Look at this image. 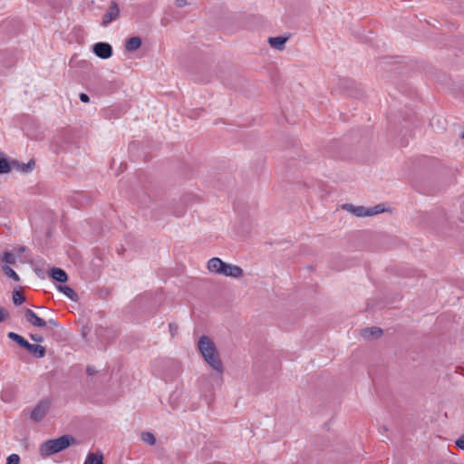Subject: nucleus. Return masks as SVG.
<instances>
[{"mask_svg":"<svg viewBox=\"0 0 464 464\" xmlns=\"http://www.w3.org/2000/svg\"><path fill=\"white\" fill-rule=\"evenodd\" d=\"M198 348L204 360L219 374L223 373V364L213 341L206 335L199 338Z\"/></svg>","mask_w":464,"mask_h":464,"instance_id":"obj_1","label":"nucleus"},{"mask_svg":"<svg viewBox=\"0 0 464 464\" xmlns=\"http://www.w3.org/2000/svg\"><path fill=\"white\" fill-rule=\"evenodd\" d=\"M76 443L77 441L74 437L66 434L59 438L44 441L40 445L39 452L43 458H46L61 452Z\"/></svg>","mask_w":464,"mask_h":464,"instance_id":"obj_2","label":"nucleus"},{"mask_svg":"<svg viewBox=\"0 0 464 464\" xmlns=\"http://www.w3.org/2000/svg\"><path fill=\"white\" fill-rule=\"evenodd\" d=\"M51 407V401L48 399L42 400L39 401L36 406L31 411V419L34 421H40L42 420L46 414L49 412Z\"/></svg>","mask_w":464,"mask_h":464,"instance_id":"obj_3","label":"nucleus"},{"mask_svg":"<svg viewBox=\"0 0 464 464\" xmlns=\"http://www.w3.org/2000/svg\"><path fill=\"white\" fill-rule=\"evenodd\" d=\"M92 52L101 59H108L112 55V47L108 43L100 42L92 46Z\"/></svg>","mask_w":464,"mask_h":464,"instance_id":"obj_4","label":"nucleus"},{"mask_svg":"<svg viewBox=\"0 0 464 464\" xmlns=\"http://www.w3.org/2000/svg\"><path fill=\"white\" fill-rule=\"evenodd\" d=\"M120 14V8L115 2H111L108 11L102 16V25L106 26Z\"/></svg>","mask_w":464,"mask_h":464,"instance_id":"obj_5","label":"nucleus"},{"mask_svg":"<svg viewBox=\"0 0 464 464\" xmlns=\"http://www.w3.org/2000/svg\"><path fill=\"white\" fill-rule=\"evenodd\" d=\"M243 269L240 266L227 263H226V266L221 272L222 276L232 278H240L243 276Z\"/></svg>","mask_w":464,"mask_h":464,"instance_id":"obj_6","label":"nucleus"},{"mask_svg":"<svg viewBox=\"0 0 464 464\" xmlns=\"http://www.w3.org/2000/svg\"><path fill=\"white\" fill-rule=\"evenodd\" d=\"M24 317L28 323L36 327H44L46 326L47 322L44 319L40 318L33 310L25 309Z\"/></svg>","mask_w":464,"mask_h":464,"instance_id":"obj_7","label":"nucleus"},{"mask_svg":"<svg viewBox=\"0 0 464 464\" xmlns=\"http://www.w3.org/2000/svg\"><path fill=\"white\" fill-rule=\"evenodd\" d=\"M225 266H226V263L223 262L218 257H212L208 262V269L209 270V272L215 273L218 275H221V272H222L223 268L225 267Z\"/></svg>","mask_w":464,"mask_h":464,"instance_id":"obj_8","label":"nucleus"},{"mask_svg":"<svg viewBox=\"0 0 464 464\" xmlns=\"http://www.w3.org/2000/svg\"><path fill=\"white\" fill-rule=\"evenodd\" d=\"M288 39H289V35L269 37L268 44L272 48L278 50V51H283L285 49V43L288 41Z\"/></svg>","mask_w":464,"mask_h":464,"instance_id":"obj_9","label":"nucleus"},{"mask_svg":"<svg viewBox=\"0 0 464 464\" xmlns=\"http://www.w3.org/2000/svg\"><path fill=\"white\" fill-rule=\"evenodd\" d=\"M343 208L359 218L368 217L367 208H364L362 206H353V204H344V205H343Z\"/></svg>","mask_w":464,"mask_h":464,"instance_id":"obj_10","label":"nucleus"},{"mask_svg":"<svg viewBox=\"0 0 464 464\" xmlns=\"http://www.w3.org/2000/svg\"><path fill=\"white\" fill-rule=\"evenodd\" d=\"M25 349L32 354H34L37 358L44 357L46 353L45 347L40 344H32L30 343H27Z\"/></svg>","mask_w":464,"mask_h":464,"instance_id":"obj_11","label":"nucleus"},{"mask_svg":"<svg viewBox=\"0 0 464 464\" xmlns=\"http://www.w3.org/2000/svg\"><path fill=\"white\" fill-rule=\"evenodd\" d=\"M49 275L53 279L60 283H65L68 280L67 274L61 268H52L49 272Z\"/></svg>","mask_w":464,"mask_h":464,"instance_id":"obj_12","label":"nucleus"},{"mask_svg":"<svg viewBox=\"0 0 464 464\" xmlns=\"http://www.w3.org/2000/svg\"><path fill=\"white\" fill-rule=\"evenodd\" d=\"M382 334V330L379 327L365 328L362 331V336L365 339L377 338Z\"/></svg>","mask_w":464,"mask_h":464,"instance_id":"obj_13","label":"nucleus"},{"mask_svg":"<svg viewBox=\"0 0 464 464\" xmlns=\"http://www.w3.org/2000/svg\"><path fill=\"white\" fill-rule=\"evenodd\" d=\"M84 464H103V455L101 452L88 453Z\"/></svg>","mask_w":464,"mask_h":464,"instance_id":"obj_14","label":"nucleus"},{"mask_svg":"<svg viewBox=\"0 0 464 464\" xmlns=\"http://www.w3.org/2000/svg\"><path fill=\"white\" fill-rule=\"evenodd\" d=\"M141 45V39L140 37H130L127 40L125 48L129 52H133L138 50Z\"/></svg>","mask_w":464,"mask_h":464,"instance_id":"obj_15","label":"nucleus"},{"mask_svg":"<svg viewBox=\"0 0 464 464\" xmlns=\"http://www.w3.org/2000/svg\"><path fill=\"white\" fill-rule=\"evenodd\" d=\"M58 289L60 292H62L64 295H66L72 301L78 300V295L75 293V291L72 287H70L68 285H59Z\"/></svg>","mask_w":464,"mask_h":464,"instance_id":"obj_16","label":"nucleus"},{"mask_svg":"<svg viewBox=\"0 0 464 464\" xmlns=\"http://www.w3.org/2000/svg\"><path fill=\"white\" fill-rule=\"evenodd\" d=\"M7 336L9 339L15 342L18 345L25 349L28 342L23 336L14 332L8 333Z\"/></svg>","mask_w":464,"mask_h":464,"instance_id":"obj_17","label":"nucleus"},{"mask_svg":"<svg viewBox=\"0 0 464 464\" xmlns=\"http://www.w3.org/2000/svg\"><path fill=\"white\" fill-rule=\"evenodd\" d=\"M2 270L5 273V275L15 282H18L20 280L18 275L8 265H4L2 266Z\"/></svg>","mask_w":464,"mask_h":464,"instance_id":"obj_18","label":"nucleus"},{"mask_svg":"<svg viewBox=\"0 0 464 464\" xmlns=\"http://www.w3.org/2000/svg\"><path fill=\"white\" fill-rule=\"evenodd\" d=\"M141 440L143 442H145L148 445H154L156 443L155 436L151 432H149V431L141 433Z\"/></svg>","mask_w":464,"mask_h":464,"instance_id":"obj_19","label":"nucleus"},{"mask_svg":"<svg viewBox=\"0 0 464 464\" xmlns=\"http://www.w3.org/2000/svg\"><path fill=\"white\" fill-rule=\"evenodd\" d=\"M2 261L5 262L6 265H14L16 262V256L14 253L6 251L2 256Z\"/></svg>","mask_w":464,"mask_h":464,"instance_id":"obj_20","label":"nucleus"},{"mask_svg":"<svg viewBox=\"0 0 464 464\" xmlns=\"http://www.w3.org/2000/svg\"><path fill=\"white\" fill-rule=\"evenodd\" d=\"M34 160H31L28 163H23V164H19L18 165V169L21 170L22 172H24V173H28L30 171L33 170L34 167Z\"/></svg>","mask_w":464,"mask_h":464,"instance_id":"obj_21","label":"nucleus"},{"mask_svg":"<svg viewBox=\"0 0 464 464\" xmlns=\"http://www.w3.org/2000/svg\"><path fill=\"white\" fill-rule=\"evenodd\" d=\"M384 210H385V208H383V206L382 204L376 205L375 207H372V208H367L368 217H372V216L382 213V212H384Z\"/></svg>","mask_w":464,"mask_h":464,"instance_id":"obj_22","label":"nucleus"},{"mask_svg":"<svg viewBox=\"0 0 464 464\" xmlns=\"http://www.w3.org/2000/svg\"><path fill=\"white\" fill-rule=\"evenodd\" d=\"M13 302L15 305H20L24 302V296L22 292L14 291L13 293Z\"/></svg>","mask_w":464,"mask_h":464,"instance_id":"obj_23","label":"nucleus"},{"mask_svg":"<svg viewBox=\"0 0 464 464\" xmlns=\"http://www.w3.org/2000/svg\"><path fill=\"white\" fill-rule=\"evenodd\" d=\"M430 125H431L432 128H434V129H436L438 130L445 129L441 119L437 118V117H434V118H432L430 120Z\"/></svg>","mask_w":464,"mask_h":464,"instance_id":"obj_24","label":"nucleus"},{"mask_svg":"<svg viewBox=\"0 0 464 464\" xmlns=\"http://www.w3.org/2000/svg\"><path fill=\"white\" fill-rule=\"evenodd\" d=\"M11 171V167L5 159H0V174H5Z\"/></svg>","mask_w":464,"mask_h":464,"instance_id":"obj_25","label":"nucleus"},{"mask_svg":"<svg viewBox=\"0 0 464 464\" xmlns=\"http://www.w3.org/2000/svg\"><path fill=\"white\" fill-rule=\"evenodd\" d=\"M20 458L17 454H11L7 457L6 464H19Z\"/></svg>","mask_w":464,"mask_h":464,"instance_id":"obj_26","label":"nucleus"},{"mask_svg":"<svg viewBox=\"0 0 464 464\" xmlns=\"http://www.w3.org/2000/svg\"><path fill=\"white\" fill-rule=\"evenodd\" d=\"M169 334L172 337H174L179 330V327L176 324H169Z\"/></svg>","mask_w":464,"mask_h":464,"instance_id":"obj_27","label":"nucleus"},{"mask_svg":"<svg viewBox=\"0 0 464 464\" xmlns=\"http://www.w3.org/2000/svg\"><path fill=\"white\" fill-rule=\"evenodd\" d=\"M456 446L464 450V433L455 441Z\"/></svg>","mask_w":464,"mask_h":464,"instance_id":"obj_28","label":"nucleus"},{"mask_svg":"<svg viewBox=\"0 0 464 464\" xmlns=\"http://www.w3.org/2000/svg\"><path fill=\"white\" fill-rule=\"evenodd\" d=\"M30 338L36 343L44 342V337L41 334H30Z\"/></svg>","mask_w":464,"mask_h":464,"instance_id":"obj_29","label":"nucleus"},{"mask_svg":"<svg viewBox=\"0 0 464 464\" xmlns=\"http://www.w3.org/2000/svg\"><path fill=\"white\" fill-rule=\"evenodd\" d=\"M175 4L179 8H182L188 5L187 0H175Z\"/></svg>","mask_w":464,"mask_h":464,"instance_id":"obj_30","label":"nucleus"},{"mask_svg":"<svg viewBox=\"0 0 464 464\" xmlns=\"http://www.w3.org/2000/svg\"><path fill=\"white\" fill-rule=\"evenodd\" d=\"M97 372L96 369L93 366H87L86 373L90 376L94 375Z\"/></svg>","mask_w":464,"mask_h":464,"instance_id":"obj_31","label":"nucleus"},{"mask_svg":"<svg viewBox=\"0 0 464 464\" xmlns=\"http://www.w3.org/2000/svg\"><path fill=\"white\" fill-rule=\"evenodd\" d=\"M80 100L82 102H88L90 101V98H89V96L86 93H81L80 94Z\"/></svg>","mask_w":464,"mask_h":464,"instance_id":"obj_32","label":"nucleus"},{"mask_svg":"<svg viewBox=\"0 0 464 464\" xmlns=\"http://www.w3.org/2000/svg\"><path fill=\"white\" fill-rule=\"evenodd\" d=\"M5 320V310L0 308V323Z\"/></svg>","mask_w":464,"mask_h":464,"instance_id":"obj_33","label":"nucleus"},{"mask_svg":"<svg viewBox=\"0 0 464 464\" xmlns=\"http://www.w3.org/2000/svg\"><path fill=\"white\" fill-rule=\"evenodd\" d=\"M48 323H49L50 324H52L53 326H55V327H57V326L59 325V324H58V323H57L55 320H53V319H50V320L48 321Z\"/></svg>","mask_w":464,"mask_h":464,"instance_id":"obj_34","label":"nucleus"},{"mask_svg":"<svg viewBox=\"0 0 464 464\" xmlns=\"http://www.w3.org/2000/svg\"><path fill=\"white\" fill-rule=\"evenodd\" d=\"M24 250H25V247H24V246H20V247L18 248V251H19L20 253L24 252Z\"/></svg>","mask_w":464,"mask_h":464,"instance_id":"obj_35","label":"nucleus"},{"mask_svg":"<svg viewBox=\"0 0 464 464\" xmlns=\"http://www.w3.org/2000/svg\"><path fill=\"white\" fill-rule=\"evenodd\" d=\"M461 138L464 139V133L461 135Z\"/></svg>","mask_w":464,"mask_h":464,"instance_id":"obj_36","label":"nucleus"}]
</instances>
